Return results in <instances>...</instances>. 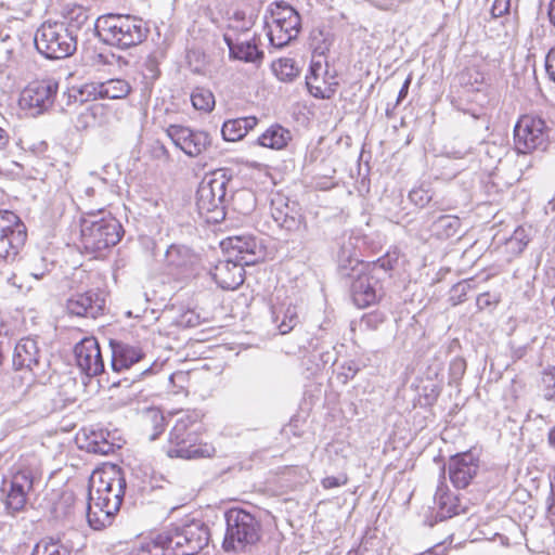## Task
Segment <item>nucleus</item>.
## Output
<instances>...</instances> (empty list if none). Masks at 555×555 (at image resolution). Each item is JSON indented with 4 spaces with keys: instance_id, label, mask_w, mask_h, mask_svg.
Listing matches in <instances>:
<instances>
[{
    "instance_id": "f257e3e1",
    "label": "nucleus",
    "mask_w": 555,
    "mask_h": 555,
    "mask_svg": "<svg viewBox=\"0 0 555 555\" xmlns=\"http://www.w3.org/2000/svg\"><path fill=\"white\" fill-rule=\"evenodd\" d=\"M126 489V479L119 469L93 475L89 486L87 520L91 528L101 530L109 526L119 511Z\"/></svg>"
},
{
    "instance_id": "f03ea898",
    "label": "nucleus",
    "mask_w": 555,
    "mask_h": 555,
    "mask_svg": "<svg viewBox=\"0 0 555 555\" xmlns=\"http://www.w3.org/2000/svg\"><path fill=\"white\" fill-rule=\"evenodd\" d=\"M93 29L105 44L129 49L142 43L149 34L144 22L129 14H105L96 18Z\"/></svg>"
},
{
    "instance_id": "7ed1b4c3",
    "label": "nucleus",
    "mask_w": 555,
    "mask_h": 555,
    "mask_svg": "<svg viewBox=\"0 0 555 555\" xmlns=\"http://www.w3.org/2000/svg\"><path fill=\"white\" fill-rule=\"evenodd\" d=\"M338 271L343 278L351 280L350 293L354 305L366 308L383 296L379 276H375L357 257L351 256L345 247L338 255Z\"/></svg>"
},
{
    "instance_id": "20e7f679",
    "label": "nucleus",
    "mask_w": 555,
    "mask_h": 555,
    "mask_svg": "<svg viewBox=\"0 0 555 555\" xmlns=\"http://www.w3.org/2000/svg\"><path fill=\"white\" fill-rule=\"evenodd\" d=\"M209 528L201 519L186 518L159 533L168 555H195L209 542Z\"/></svg>"
},
{
    "instance_id": "39448f33",
    "label": "nucleus",
    "mask_w": 555,
    "mask_h": 555,
    "mask_svg": "<svg viewBox=\"0 0 555 555\" xmlns=\"http://www.w3.org/2000/svg\"><path fill=\"white\" fill-rule=\"evenodd\" d=\"M81 243L90 253H98L115 246L121 238L124 230L119 221L105 215L103 207L90 209L81 221Z\"/></svg>"
},
{
    "instance_id": "423d86ee",
    "label": "nucleus",
    "mask_w": 555,
    "mask_h": 555,
    "mask_svg": "<svg viewBox=\"0 0 555 555\" xmlns=\"http://www.w3.org/2000/svg\"><path fill=\"white\" fill-rule=\"evenodd\" d=\"M199 424L195 416L182 414L176 420L169 433L167 455L185 460L210 457L215 448L208 443H198Z\"/></svg>"
},
{
    "instance_id": "0eeeda50",
    "label": "nucleus",
    "mask_w": 555,
    "mask_h": 555,
    "mask_svg": "<svg viewBox=\"0 0 555 555\" xmlns=\"http://www.w3.org/2000/svg\"><path fill=\"white\" fill-rule=\"evenodd\" d=\"M224 519L227 528L222 547L225 552H246L260 540L261 524L249 512L233 507L225 512Z\"/></svg>"
},
{
    "instance_id": "6e6552de",
    "label": "nucleus",
    "mask_w": 555,
    "mask_h": 555,
    "mask_svg": "<svg viewBox=\"0 0 555 555\" xmlns=\"http://www.w3.org/2000/svg\"><path fill=\"white\" fill-rule=\"evenodd\" d=\"M35 46L47 59H65L77 49V34L65 23H43L36 31Z\"/></svg>"
},
{
    "instance_id": "1a4fd4ad",
    "label": "nucleus",
    "mask_w": 555,
    "mask_h": 555,
    "mask_svg": "<svg viewBox=\"0 0 555 555\" xmlns=\"http://www.w3.org/2000/svg\"><path fill=\"white\" fill-rule=\"evenodd\" d=\"M229 179L222 170L214 172L201 182L196 193L199 214H212L208 220L218 222L224 218V202Z\"/></svg>"
},
{
    "instance_id": "9d476101",
    "label": "nucleus",
    "mask_w": 555,
    "mask_h": 555,
    "mask_svg": "<svg viewBox=\"0 0 555 555\" xmlns=\"http://www.w3.org/2000/svg\"><path fill=\"white\" fill-rule=\"evenodd\" d=\"M269 12L271 22H266V24L269 28L270 43L275 48H283L299 34L300 16L294 8L284 1L271 3Z\"/></svg>"
},
{
    "instance_id": "9b49d317",
    "label": "nucleus",
    "mask_w": 555,
    "mask_h": 555,
    "mask_svg": "<svg viewBox=\"0 0 555 555\" xmlns=\"http://www.w3.org/2000/svg\"><path fill=\"white\" fill-rule=\"evenodd\" d=\"M550 128L539 116L524 115L514 127V144L518 153L527 154L544 150L548 141Z\"/></svg>"
},
{
    "instance_id": "f8f14e48",
    "label": "nucleus",
    "mask_w": 555,
    "mask_h": 555,
    "mask_svg": "<svg viewBox=\"0 0 555 555\" xmlns=\"http://www.w3.org/2000/svg\"><path fill=\"white\" fill-rule=\"evenodd\" d=\"M27 240V229L11 210H0V261L16 258Z\"/></svg>"
},
{
    "instance_id": "ddd939ff",
    "label": "nucleus",
    "mask_w": 555,
    "mask_h": 555,
    "mask_svg": "<svg viewBox=\"0 0 555 555\" xmlns=\"http://www.w3.org/2000/svg\"><path fill=\"white\" fill-rule=\"evenodd\" d=\"M57 90L59 81L54 78L31 81L22 91L20 105L33 116L40 115L52 107Z\"/></svg>"
},
{
    "instance_id": "4468645a",
    "label": "nucleus",
    "mask_w": 555,
    "mask_h": 555,
    "mask_svg": "<svg viewBox=\"0 0 555 555\" xmlns=\"http://www.w3.org/2000/svg\"><path fill=\"white\" fill-rule=\"evenodd\" d=\"M35 478V470L24 465H21L13 474L4 501L7 514L15 516L24 511L28 493L33 490Z\"/></svg>"
},
{
    "instance_id": "2eb2a0df",
    "label": "nucleus",
    "mask_w": 555,
    "mask_h": 555,
    "mask_svg": "<svg viewBox=\"0 0 555 555\" xmlns=\"http://www.w3.org/2000/svg\"><path fill=\"white\" fill-rule=\"evenodd\" d=\"M228 257L245 266H254L266 258L264 246L251 235L229 237L222 242Z\"/></svg>"
},
{
    "instance_id": "dca6fc26",
    "label": "nucleus",
    "mask_w": 555,
    "mask_h": 555,
    "mask_svg": "<svg viewBox=\"0 0 555 555\" xmlns=\"http://www.w3.org/2000/svg\"><path fill=\"white\" fill-rule=\"evenodd\" d=\"M167 134L175 145L181 149L190 157L201 155L211 144L210 135L207 132L192 130L179 125H171L167 129Z\"/></svg>"
},
{
    "instance_id": "f3484780",
    "label": "nucleus",
    "mask_w": 555,
    "mask_h": 555,
    "mask_svg": "<svg viewBox=\"0 0 555 555\" xmlns=\"http://www.w3.org/2000/svg\"><path fill=\"white\" fill-rule=\"evenodd\" d=\"M449 479L457 489H465L479 470V459L470 451L452 455L447 464Z\"/></svg>"
},
{
    "instance_id": "a211bd4d",
    "label": "nucleus",
    "mask_w": 555,
    "mask_h": 555,
    "mask_svg": "<svg viewBox=\"0 0 555 555\" xmlns=\"http://www.w3.org/2000/svg\"><path fill=\"white\" fill-rule=\"evenodd\" d=\"M77 366L87 376H98L104 372V361L100 345L94 337L81 339L74 349Z\"/></svg>"
},
{
    "instance_id": "6ab92c4d",
    "label": "nucleus",
    "mask_w": 555,
    "mask_h": 555,
    "mask_svg": "<svg viewBox=\"0 0 555 555\" xmlns=\"http://www.w3.org/2000/svg\"><path fill=\"white\" fill-rule=\"evenodd\" d=\"M271 216L278 227L289 233L299 232L306 227L304 217L296 203L281 195H276L271 199Z\"/></svg>"
},
{
    "instance_id": "aec40b11",
    "label": "nucleus",
    "mask_w": 555,
    "mask_h": 555,
    "mask_svg": "<svg viewBox=\"0 0 555 555\" xmlns=\"http://www.w3.org/2000/svg\"><path fill=\"white\" fill-rule=\"evenodd\" d=\"M104 308L105 298L96 291L74 294L66 302L69 314L82 318L96 319L103 314Z\"/></svg>"
},
{
    "instance_id": "412c9836",
    "label": "nucleus",
    "mask_w": 555,
    "mask_h": 555,
    "mask_svg": "<svg viewBox=\"0 0 555 555\" xmlns=\"http://www.w3.org/2000/svg\"><path fill=\"white\" fill-rule=\"evenodd\" d=\"M306 85L314 98L330 99L335 93L337 82L320 61H312L306 76Z\"/></svg>"
},
{
    "instance_id": "4be33fe9",
    "label": "nucleus",
    "mask_w": 555,
    "mask_h": 555,
    "mask_svg": "<svg viewBox=\"0 0 555 555\" xmlns=\"http://www.w3.org/2000/svg\"><path fill=\"white\" fill-rule=\"evenodd\" d=\"M112 350V369L115 372L128 370L145 359V352L138 344H130L121 340H109Z\"/></svg>"
},
{
    "instance_id": "5701e85b",
    "label": "nucleus",
    "mask_w": 555,
    "mask_h": 555,
    "mask_svg": "<svg viewBox=\"0 0 555 555\" xmlns=\"http://www.w3.org/2000/svg\"><path fill=\"white\" fill-rule=\"evenodd\" d=\"M244 267L227 257L218 261L212 271V279L222 289H235L244 282Z\"/></svg>"
},
{
    "instance_id": "b1692460",
    "label": "nucleus",
    "mask_w": 555,
    "mask_h": 555,
    "mask_svg": "<svg viewBox=\"0 0 555 555\" xmlns=\"http://www.w3.org/2000/svg\"><path fill=\"white\" fill-rule=\"evenodd\" d=\"M41 358L42 353L37 340L31 337H24L14 347L13 366L16 370L28 369L34 371L36 367H41Z\"/></svg>"
},
{
    "instance_id": "393cba45",
    "label": "nucleus",
    "mask_w": 555,
    "mask_h": 555,
    "mask_svg": "<svg viewBox=\"0 0 555 555\" xmlns=\"http://www.w3.org/2000/svg\"><path fill=\"white\" fill-rule=\"evenodd\" d=\"M435 504L438 508L437 517L439 520L451 518L464 512L459 496L453 494L443 482L437 487Z\"/></svg>"
},
{
    "instance_id": "a878e982",
    "label": "nucleus",
    "mask_w": 555,
    "mask_h": 555,
    "mask_svg": "<svg viewBox=\"0 0 555 555\" xmlns=\"http://www.w3.org/2000/svg\"><path fill=\"white\" fill-rule=\"evenodd\" d=\"M271 312L272 321L282 335L293 331L300 322L298 309L292 304L272 305Z\"/></svg>"
},
{
    "instance_id": "bb28decb",
    "label": "nucleus",
    "mask_w": 555,
    "mask_h": 555,
    "mask_svg": "<svg viewBox=\"0 0 555 555\" xmlns=\"http://www.w3.org/2000/svg\"><path fill=\"white\" fill-rule=\"evenodd\" d=\"M258 124L255 116L229 119L223 122L221 128L222 138L229 142H235L243 139L249 130Z\"/></svg>"
},
{
    "instance_id": "cd10ccee",
    "label": "nucleus",
    "mask_w": 555,
    "mask_h": 555,
    "mask_svg": "<svg viewBox=\"0 0 555 555\" xmlns=\"http://www.w3.org/2000/svg\"><path fill=\"white\" fill-rule=\"evenodd\" d=\"M428 218L433 219L429 230L440 240L455 236L462 225L460 218L456 216L441 215L435 218L433 212H429Z\"/></svg>"
},
{
    "instance_id": "c85d7f7f",
    "label": "nucleus",
    "mask_w": 555,
    "mask_h": 555,
    "mask_svg": "<svg viewBox=\"0 0 555 555\" xmlns=\"http://www.w3.org/2000/svg\"><path fill=\"white\" fill-rule=\"evenodd\" d=\"M166 264L173 269H186L196 261V255L185 245L172 244L165 253Z\"/></svg>"
},
{
    "instance_id": "c756f323",
    "label": "nucleus",
    "mask_w": 555,
    "mask_h": 555,
    "mask_svg": "<svg viewBox=\"0 0 555 555\" xmlns=\"http://www.w3.org/2000/svg\"><path fill=\"white\" fill-rule=\"evenodd\" d=\"M95 94L102 99H125L131 92L130 83L121 78H112L93 87Z\"/></svg>"
},
{
    "instance_id": "7c9ffc66",
    "label": "nucleus",
    "mask_w": 555,
    "mask_h": 555,
    "mask_svg": "<svg viewBox=\"0 0 555 555\" xmlns=\"http://www.w3.org/2000/svg\"><path fill=\"white\" fill-rule=\"evenodd\" d=\"M53 263L40 253H31L26 256L22 267V273L34 280H41L50 273Z\"/></svg>"
},
{
    "instance_id": "2f4dec72",
    "label": "nucleus",
    "mask_w": 555,
    "mask_h": 555,
    "mask_svg": "<svg viewBox=\"0 0 555 555\" xmlns=\"http://www.w3.org/2000/svg\"><path fill=\"white\" fill-rule=\"evenodd\" d=\"M224 39L229 47L230 55L234 59L244 62H256L263 57L262 51H260L257 44L251 40L233 42L228 37H225Z\"/></svg>"
},
{
    "instance_id": "473e14b6",
    "label": "nucleus",
    "mask_w": 555,
    "mask_h": 555,
    "mask_svg": "<svg viewBox=\"0 0 555 555\" xmlns=\"http://www.w3.org/2000/svg\"><path fill=\"white\" fill-rule=\"evenodd\" d=\"M291 140V133L280 125H273L268 128L257 140L263 147L281 150L285 147Z\"/></svg>"
},
{
    "instance_id": "72a5a7b5",
    "label": "nucleus",
    "mask_w": 555,
    "mask_h": 555,
    "mask_svg": "<svg viewBox=\"0 0 555 555\" xmlns=\"http://www.w3.org/2000/svg\"><path fill=\"white\" fill-rule=\"evenodd\" d=\"M72 550L60 540L41 539L34 547L31 555H70Z\"/></svg>"
},
{
    "instance_id": "f704fd0d",
    "label": "nucleus",
    "mask_w": 555,
    "mask_h": 555,
    "mask_svg": "<svg viewBox=\"0 0 555 555\" xmlns=\"http://www.w3.org/2000/svg\"><path fill=\"white\" fill-rule=\"evenodd\" d=\"M126 555H168V548L159 543V534L153 540H142L133 544Z\"/></svg>"
},
{
    "instance_id": "c9c22d12",
    "label": "nucleus",
    "mask_w": 555,
    "mask_h": 555,
    "mask_svg": "<svg viewBox=\"0 0 555 555\" xmlns=\"http://www.w3.org/2000/svg\"><path fill=\"white\" fill-rule=\"evenodd\" d=\"M191 102L195 109L210 112L215 107V96L209 89L197 87L192 91Z\"/></svg>"
},
{
    "instance_id": "e433bc0d",
    "label": "nucleus",
    "mask_w": 555,
    "mask_h": 555,
    "mask_svg": "<svg viewBox=\"0 0 555 555\" xmlns=\"http://www.w3.org/2000/svg\"><path fill=\"white\" fill-rule=\"evenodd\" d=\"M275 76L281 81H293L299 74V69L295 65L293 59H280L272 64Z\"/></svg>"
},
{
    "instance_id": "4c0bfd02",
    "label": "nucleus",
    "mask_w": 555,
    "mask_h": 555,
    "mask_svg": "<svg viewBox=\"0 0 555 555\" xmlns=\"http://www.w3.org/2000/svg\"><path fill=\"white\" fill-rule=\"evenodd\" d=\"M65 18V25L73 29V34H77L86 25L90 28L88 11L82 7L70 9Z\"/></svg>"
},
{
    "instance_id": "58836bf2",
    "label": "nucleus",
    "mask_w": 555,
    "mask_h": 555,
    "mask_svg": "<svg viewBox=\"0 0 555 555\" xmlns=\"http://www.w3.org/2000/svg\"><path fill=\"white\" fill-rule=\"evenodd\" d=\"M88 440L87 450L91 453L107 455L114 452V444L107 441L102 433H92Z\"/></svg>"
},
{
    "instance_id": "ea45409f",
    "label": "nucleus",
    "mask_w": 555,
    "mask_h": 555,
    "mask_svg": "<svg viewBox=\"0 0 555 555\" xmlns=\"http://www.w3.org/2000/svg\"><path fill=\"white\" fill-rule=\"evenodd\" d=\"M398 262V257L396 255L387 254L384 257H380L375 262L371 264H365L367 270L373 273L375 276H379V273L390 271L395 268Z\"/></svg>"
},
{
    "instance_id": "a19ab883",
    "label": "nucleus",
    "mask_w": 555,
    "mask_h": 555,
    "mask_svg": "<svg viewBox=\"0 0 555 555\" xmlns=\"http://www.w3.org/2000/svg\"><path fill=\"white\" fill-rule=\"evenodd\" d=\"M75 505L73 492H63L60 500L54 504V513L57 518H66L70 515Z\"/></svg>"
},
{
    "instance_id": "79ce46f5",
    "label": "nucleus",
    "mask_w": 555,
    "mask_h": 555,
    "mask_svg": "<svg viewBox=\"0 0 555 555\" xmlns=\"http://www.w3.org/2000/svg\"><path fill=\"white\" fill-rule=\"evenodd\" d=\"M543 397L555 402V367L546 369L542 374Z\"/></svg>"
},
{
    "instance_id": "37998d69",
    "label": "nucleus",
    "mask_w": 555,
    "mask_h": 555,
    "mask_svg": "<svg viewBox=\"0 0 555 555\" xmlns=\"http://www.w3.org/2000/svg\"><path fill=\"white\" fill-rule=\"evenodd\" d=\"M528 243L529 237L526 230L521 227H518L507 240V245L516 253H521Z\"/></svg>"
},
{
    "instance_id": "c03bdc74",
    "label": "nucleus",
    "mask_w": 555,
    "mask_h": 555,
    "mask_svg": "<svg viewBox=\"0 0 555 555\" xmlns=\"http://www.w3.org/2000/svg\"><path fill=\"white\" fill-rule=\"evenodd\" d=\"M409 199L415 206L423 208L430 203V201L433 199V194L428 189L418 186L410 191Z\"/></svg>"
},
{
    "instance_id": "a18cd8bd",
    "label": "nucleus",
    "mask_w": 555,
    "mask_h": 555,
    "mask_svg": "<svg viewBox=\"0 0 555 555\" xmlns=\"http://www.w3.org/2000/svg\"><path fill=\"white\" fill-rule=\"evenodd\" d=\"M466 371V361L463 358L456 357L450 362L449 373L453 380L463 377Z\"/></svg>"
},
{
    "instance_id": "49530a36",
    "label": "nucleus",
    "mask_w": 555,
    "mask_h": 555,
    "mask_svg": "<svg viewBox=\"0 0 555 555\" xmlns=\"http://www.w3.org/2000/svg\"><path fill=\"white\" fill-rule=\"evenodd\" d=\"M160 72L155 57H147L144 63L143 75L146 79L155 80L158 78Z\"/></svg>"
},
{
    "instance_id": "de8ad7c7",
    "label": "nucleus",
    "mask_w": 555,
    "mask_h": 555,
    "mask_svg": "<svg viewBox=\"0 0 555 555\" xmlns=\"http://www.w3.org/2000/svg\"><path fill=\"white\" fill-rule=\"evenodd\" d=\"M511 9V0H494L491 8V15L496 18L507 14Z\"/></svg>"
},
{
    "instance_id": "09e8293b",
    "label": "nucleus",
    "mask_w": 555,
    "mask_h": 555,
    "mask_svg": "<svg viewBox=\"0 0 555 555\" xmlns=\"http://www.w3.org/2000/svg\"><path fill=\"white\" fill-rule=\"evenodd\" d=\"M95 118V114L92 109L86 108L83 112H81L76 121V128L77 129H87L90 126L91 120Z\"/></svg>"
},
{
    "instance_id": "8fccbe9b",
    "label": "nucleus",
    "mask_w": 555,
    "mask_h": 555,
    "mask_svg": "<svg viewBox=\"0 0 555 555\" xmlns=\"http://www.w3.org/2000/svg\"><path fill=\"white\" fill-rule=\"evenodd\" d=\"M106 191V181L101 179L98 180L95 185L87 186L85 189V194L88 197H102L104 192Z\"/></svg>"
},
{
    "instance_id": "3c124183",
    "label": "nucleus",
    "mask_w": 555,
    "mask_h": 555,
    "mask_svg": "<svg viewBox=\"0 0 555 555\" xmlns=\"http://www.w3.org/2000/svg\"><path fill=\"white\" fill-rule=\"evenodd\" d=\"M348 481V478L345 475L335 477V476H327L322 479V486L324 489H332L337 488L340 486L346 485Z\"/></svg>"
},
{
    "instance_id": "603ef678",
    "label": "nucleus",
    "mask_w": 555,
    "mask_h": 555,
    "mask_svg": "<svg viewBox=\"0 0 555 555\" xmlns=\"http://www.w3.org/2000/svg\"><path fill=\"white\" fill-rule=\"evenodd\" d=\"M152 421L154 423V426H155V431L151 435L150 439L151 440H155L158 438V436L163 433L164 430V421H165V417L163 414H160L159 412L157 411H153L152 412Z\"/></svg>"
},
{
    "instance_id": "864d4df0",
    "label": "nucleus",
    "mask_w": 555,
    "mask_h": 555,
    "mask_svg": "<svg viewBox=\"0 0 555 555\" xmlns=\"http://www.w3.org/2000/svg\"><path fill=\"white\" fill-rule=\"evenodd\" d=\"M79 95H82V90L77 88L68 89L67 92L63 93V99H66V104L70 105L73 102L80 101L83 102V99H78Z\"/></svg>"
},
{
    "instance_id": "5fc2aeb1",
    "label": "nucleus",
    "mask_w": 555,
    "mask_h": 555,
    "mask_svg": "<svg viewBox=\"0 0 555 555\" xmlns=\"http://www.w3.org/2000/svg\"><path fill=\"white\" fill-rule=\"evenodd\" d=\"M545 67L550 78L555 82V50H551L547 54Z\"/></svg>"
},
{
    "instance_id": "6e6d98bb",
    "label": "nucleus",
    "mask_w": 555,
    "mask_h": 555,
    "mask_svg": "<svg viewBox=\"0 0 555 555\" xmlns=\"http://www.w3.org/2000/svg\"><path fill=\"white\" fill-rule=\"evenodd\" d=\"M115 61L117 62H124L125 64H127L126 61H124V59L121 56H116L115 54L113 53H109V54H98V62L99 63H102V64H113Z\"/></svg>"
},
{
    "instance_id": "4d7b16f0",
    "label": "nucleus",
    "mask_w": 555,
    "mask_h": 555,
    "mask_svg": "<svg viewBox=\"0 0 555 555\" xmlns=\"http://www.w3.org/2000/svg\"><path fill=\"white\" fill-rule=\"evenodd\" d=\"M546 514L548 518L555 517V492L551 488V494L546 499Z\"/></svg>"
},
{
    "instance_id": "13d9d810",
    "label": "nucleus",
    "mask_w": 555,
    "mask_h": 555,
    "mask_svg": "<svg viewBox=\"0 0 555 555\" xmlns=\"http://www.w3.org/2000/svg\"><path fill=\"white\" fill-rule=\"evenodd\" d=\"M10 140L9 132L0 127V151H5L9 147Z\"/></svg>"
},
{
    "instance_id": "bf43d9fd",
    "label": "nucleus",
    "mask_w": 555,
    "mask_h": 555,
    "mask_svg": "<svg viewBox=\"0 0 555 555\" xmlns=\"http://www.w3.org/2000/svg\"><path fill=\"white\" fill-rule=\"evenodd\" d=\"M410 85H411V77L409 76L405 79V81L403 82V85L399 91L397 104H399L403 99H405V96L408 95V92H409Z\"/></svg>"
},
{
    "instance_id": "052dcab7",
    "label": "nucleus",
    "mask_w": 555,
    "mask_h": 555,
    "mask_svg": "<svg viewBox=\"0 0 555 555\" xmlns=\"http://www.w3.org/2000/svg\"><path fill=\"white\" fill-rule=\"evenodd\" d=\"M547 14L551 24L555 27V0H551L547 9Z\"/></svg>"
},
{
    "instance_id": "680f3d73",
    "label": "nucleus",
    "mask_w": 555,
    "mask_h": 555,
    "mask_svg": "<svg viewBox=\"0 0 555 555\" xmlns=\"http://www.w3.org/2000/svg\"><path fill=\"white\" fill-rule=\"evenodd\" d=\"M466 287H467V284L460 283L453 287V292H460L461 294H465Z\"/></svg>"
},
{
    "instance_id": "e2e57ef3",
    "label": "nucleus",
    "mask_w": 555,
    "mask_h": 555,
    "mask_svg": "<svg viewBox=\"0 0 555 555\" xmlns=\"http://www.w3.org/2000/svg\"><path fill=\"white\" fill-rule=\"evenodd\" d=\"M548 442L555 448V426L548 433Z\"/></svg>"
},
{
    "instance_id": "0e129e2a",
    "label": "nucleus",
    "mask_w": 555,
    "mask_h": 555,
    "mask_svg": "<svg viewBox=\"0 0 555 555\" xmlns=\"http://www.w3.org/2000/svg\"><path fill=\"white\" fill-rule=\"evenodd\" d=\"M357 373V370L353 369L351 365L348 366V372L345 374L346 378H353Z\"/></svg>"
},
{
    "instance_id": "69168bd1",
    "label": "nucleus",
    "mask_w": 555,
    "mask_h": 555,
    "mask_svg": "<svg viewBox=\"0 0 555 555\" xmlns=\"http://www.w3.org/2000/svg\"><path fill=\"white\" fill-rule=\"evenodd\" d=\"M9 282L13 285V286H16L17 288L22 289L23 288V285L22 284H17L16 282V275H13L9 279Z\"/></svg>"
},
{
    "instance_id": "338daca9",
    "label": "nucleus",
    "mask_w": 555,
    "mask_h": 555,
    "mask_svg": "<svg viewBox=\"0 0 555 555\" xmlns=\"http://www.w3.org/2000/svg\"><path fill=\"white\" fill-rule=\"evenodd\" d=\"M551 488H553V493H554L555 492V470H554V475H553V478L551 481Z\"/></svg>"
},
{
    "instance_id": "774afa93",
    "label": "nucleus",
    "mask_w": 555,
    "mask_h": 555,
    "mask_svg": "<svg viewBox=\"0 0 555 555\" xmlns=\"http://www.w3.org/2000/svg\"><path fill=\"white\" fill-rule=\"evenodd\" d=\"M376 317H377V315H367V317L365 318L366 323H367V324H370V323H371V321H372V319H373V318H376Z\"/></svg>"
}]
</instances>
